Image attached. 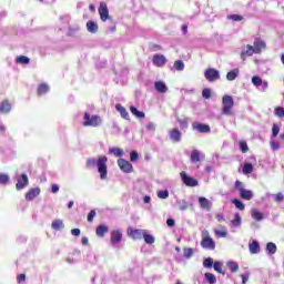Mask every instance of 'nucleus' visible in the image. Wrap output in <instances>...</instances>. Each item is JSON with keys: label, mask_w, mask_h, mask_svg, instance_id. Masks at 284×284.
<instances>
[{"label": "nucleus", "mask_w": 284, "mask_h": 284, "mask_svg": "<svg viewBox=\"0 0 284 284\" xmlns=\"http://www.w3.org/2000/svg\"><path fill=\"white\" fill-rule=\"evenodd\" d=\"M193 254H194V248H184L185 258H192Z\"/></svg>", "instance_id": "51"}, {"label": "nucleus", "mask_w": 284, "mask_h": 284, "mask_svg": "<svg viewBox=\"0 0 284 284\" xmlns=\"http://www.w3.org/2000/svg\"><path fill=\"white\" fill-rule=\"evenodd\" d=\"M118 165L120 168V170L122 172H124V174H130L132 172H134V168L132 166V163H130L128 160L125 159H119L118 160Z\"/></svg>", "instance_id": "6"}, {"label": "nucleus", "mask_w": 284, "mask_h": 284, "mask_svg": "<svg viewBox=\"0 0 284 284\" xmlns=\"http://www.w3.org/2000/svg\"><path fill=\"white\" fill-rule=\"evenodd\" d=\"M71 234H72L73 236H81V230H79V229H72V230H71Z\"/></svg>", "instance_id": "60"}, {"label": "nucleus", "mask_w": 284, "mask_h": 284, "mask_svg": "<svg viewBox=\"0 0 284 284\" xmlns=\"http://www.w3.org/2000/svg\"><path fill=\"white\" fill-rule=\"evenodd\" d=\"M94 216H97V211L91 210V211L89 212V214H88L87 221H88L89 223H92V221H94Z\"/></svg>", "instance_id": "52"}, {"label": "nucleus", "mask_w": 284, "mask_h": 284, "mask_svg": "<svg viewBox=\"0 0 284 284\" xmlns=\"http://www.w3.org/2000/svg\"><path fill=\"white\" fill-rule=\"evenodd\" d=\"M123 239V233H121V231L116 230L111 232V243L116 244V243H121Z\"/></svg>", "instance_id": "19"}, {"label": "nucleus", "mask_w": 284, "mask_h": 284, "mask_svg": "<svg viewBox=\"0 0 284 284\" xmlns=\"http://www.w3.org/2000/svg\"><path fill=\"white\" fill-rule=\"evenodd\" d=\"M130 112L133 114V116H136V119H145V113L143 111H138L136 106L131 105Z\"/></svg>", "instance_id": "28"}, {"label": "nucleus", "mask_w": 284, "mask_h": 284, "mask_svg": "<svg viewBox=\"0 0 284 284\" xmlns=\"http://www.w3.org/2000/svg\"><path fill=\"white\" fill-rule=\"evenodd\" d=\"M265 48H266L265 41L255 40L253 43V50L255 51V54H261L262 50H265Z\"/></svg>", "instance_id": "18"}, {"label": "nucleus", "mask_w": 284, "mask_h": 284, "mask_svg": "<svg viewBox=\"0 0 284 284\" xmlns=\"http://www.w3.org/2000/svg\"><path fill=\"white\" fill-rule=\"evenodd\" d=\"M28 183H29L28 175L26 173H22L17 180L16 189L24 190L26 187H28Z\"/></svg>", "instance_id": "10"}, {"label": "nucleus", "mask_w": 284, "mask_h": 284, "mask_svg": "<svg viewBox=\"0 0 284 284\" xmlns=\"http://www.w3.org/2000/svg\"><path fill=\"white\" fill-rule=\"evenodd\" d=\"M115 110H116L118 112H120L122 119H125L126 121H130V113H128V110L124 109L123 105L116 104V105H115Z\"/></svg>", "instance_id": "24"}, {"label": "nucleus", "mask_w": 284, "mask_h": 284, "mask_svg": "<svg viewBox=\"0 0 284 284\" xmlns=\"http://www.w3.org/2000/svg\"><path fill=\"white\" fill-rule=\"evenodd\" d=\"M17 281H18L19 284L26 283V274L18 275Z\"/></svg>", "instance_id": "58"}, {"label": "nucleus", "mask_w": 284, "mask_h": 284, "mask_svg": "<svg viewBox=\"0 0 284 284\" xmlns=\"http://www.w3.org/2000/svg\"><path fill=\"white\" fill-rule=\"evenodd\" d=\"M130 156H131L132 163L139 161V153L136 151H132Z\"/></svg>", "instance_id": "56"}, {"label": "nucleus", "mask_w": 284, "mask_h": 284, "mask_svg": "<svg viewBox=\"0 0 284 284\" xmlns=\"http://www.w3.org/2000/svg\"><path fill=\"white\" fill-rule=\"evenodd\" d=\"M109 154H113L114 156H118V159H121V156H123L124 152H123V149L111 148V149H109Z\"/></svg>", "instance_id": "31"}, {"label": "nucleus", "mask_w": 284, "mask_h": 284, "mask_svg": "<svg viewBox=\"0 0 284 284\" xmlns=\"http://www.w3.org/2000/svg\"><path fill=\"white\" fill-rule=\"evenodd\" d=\"M168 196H170V191H168V190H163V191L158 192V197L159 199H168Z\"/></svg>", "instance_id": "49"}, {"label": "nucleus", "mask_w": 284, "mask_h": 284, "mask_svg": "<svg viewBox=\"0 0 284 284\" xmlns=\"http://www.w3.org/2000/svg\"><path fill=\"white\" fill-rule=\"evenodd\" d=\"M199 204L202 210H207V212L212 210V202H210V200H207L206 197H199Z\"/></svg>", "instance_id": "22"}, {"label": "nucleus", "mask_w": 284, "mask_h": 284, "mask_svg": "<svg viewBox=\"0 0 284 284\" xmlns=\"http://www.w3.org/2000/svg\"><path fill=\"white\" fill-rule=\"evenodd\" d=\"M204 77L209 83H214V81H219V79H221V73L216 69L209 68L205 70Z\"/></svg>", "instance_id": "4"}, {"label": "nucleus", "mask_w": 284, "mask_h": 284, "mask_svg": "<svg viewBox=\"0 0 284 284\" xmlns=\"http://www.w3.org/2000/svg\"><path fill=\"white\" fill-rule=\"evenodd\" d=\"M151 50H152L153 52H155L156 50H163V48H162L161 45H159V44H152V45H151Z\"/></svg>", "instance_id": "63"}, {"label": "nucleus", "mask_w": 284, "mask_h": 284, "mask_svg": "<svg viewBox=\"0 0 284 284\" xmlns=\"http://www.w3.org/2000/svg\"><path fill=\"white\" fill-rule=\"evenodd\" d=\"M169 136L173 141V143H180V141L182 139V134L179 129H171L169 131Z\"/></svg>", "instance_id": "15"}, {"label": "nucleus", "mask_w": 284, "mask_h": 284, "mask_svg": "<svg viewBox=\"0 0 284 284\" xmlns=\"http://www.w3.org/2000/svg\"><path fill=\"white\" fill-rule=\"evenodd\" d=\"M233 205H235V207L237 210H241V212H243V210H245V204H243V202H241L239 199H234L232 200Z\"/></svg>", "instance_id": "43"}, {"label": "nucleus", "mask_w": 284, "mask_h": 284, "mask_svg": "<svg viewBox=\"0 0 284 284\" xmlns=\"http://www.w3.org/2000/svg\"><path fill=\"white\" fill-rule=\"evenodd\" d=\"M275 116H280V119H283V116H284V108L283 106L275 108Z\"/></svg>", "instance_id": "48"}, {"label": "nucleus", "mask_w": 284, "mask_h": 284, "mask_svg": "<svg viewBox=\"0 0 284 284\" xmlns=\"http://www.w3.org/2000/svg\"><path fill=\"white\" fill-rule=\"evenodd\" d=\"M51 192H52V194H57V192H59V186L57 184H52Z\"/></svg>", "instance_id": "62"}, {"label": "nucleus", "mask_w": 284, "mask_h": 284, "mask_svg": "<svg viewBox=\"0 0 284 284\" xmlns=\"http://www.w3.org/2000/svg\"><path fill=\"white\" fill-rule=\"evenodd\" d=\"M235 190H237L241 193V190H244L243 189V182L236 180L235 181Z\"/></svg>", "instance_id": "57"}, {"label": "nucleus", "mask_w": 284, "mask_h": 284, "mask_svg": "<svg viewBox=\"0 0 284 284\" xmlns=\"http://www.w3.org/2000/svg\"><path fill=\"white\" fill-rule=\"evenodd\" d=\"M153 65L156 68H163L165 63H168V59H165V55L163 54H154L152 58Z\"/></svg>", "instance_id": "12"}, {"label": "nucleus", "mask_w": 284, "mask_h": 284, "mask_svg": "<svg viewBox=\"0 0 284 284\" xmlns=\"http://www.w3.org/2000/svg\"><path fill=\"white\" fill-rule=\"evenodd\" d=\"M174 220L173 219H168L166 220V225L169 226V227H174Z\"/></svg>", "instance_id": "64"}, {"label": "nucleus", "mask_w": 284, "mask_h": 284, "mask_svg": "<svg viewBox=\"0 0 284 284\" xmlns=\"http://www.w3.org/2000/svg\"><path fill=\"white\" fill-rule=\"evenodd\" d=\"M241 278H242V283L243 284H246L247 283V281L250 280V274H242L241 275Z\"/></svg>", "instance_id": "59"}, {"label": "nucleus", "mask_w": 284, "mask_h": 284, "mask_svg": "<svg viewBox=\"0 0 284 284\" xmlns=\"http://www.w3.org/2000/svg\"><path fill=\"white\" fill-rule=\"evenodd\" d=\"M214 265V260L212 257H207L203 261L204 267H212Z\"/></svg>", "instance_id": "47"}, {"label": "nucleus", "mask_w": 284, "mask_h": 284, "mask_svg": "<svg viewBox=\"0 0 284 284\" xmlns=\"http://www.w3.org/2000/svg\"><path fill=\"white\" fill-rule=\"evenodd\" d=\"M192 128L194 130H197L201 134H209V132H212V129L207 124H203L200 122H193Z\"/></svg>", "instance_id": "11"}, {"label": "nucleus", "mask_w": 284, "mask_h": 284, "mask_svg": "<svg viewBox=\"0 0 284 284\" xmlns=\"http://www.w3.org/2000/svg\"><path fill=\"white\" fill-rule=\"evenodd\" d=\"M204 276H205L207 283H210V284H215L216 283V276L214 274L205 273Z\"/></svg>", "instance_id": "44"}, {"label": "nucleus", "mask_w": 284, "mask_h": 284, "mask_svg": "<svg viewBox=\"0 0 284 284\" xmlns=\"http://www.w3.org/2000/svg\"><path fill=\"white\" fill-rule=\"evenodd\" d=\"M248 250L251 254H258V252H261V245L258 244L257 241H253L252 243L248 244Z\"/></svg>", "instance_id": "26"}, {"label": "nucleus", "mask_w": 284, "mask_h": 284, "mask_svg": "<svg viewBox=\"0 0 284 284\" xmlns=\"http://www.w3.org/2000/svg\"><path fill=\"white\" fill-rule=\"evenodd\" d=\"M128 234L131 239H133L134 241H141V239H143L144 234H145V230H141V229H133L132 226L128 227Z\"/></svg>", "instance_id": "8"}, {"label": "nucleus", "mask_w": 284, "mask_h": 284, "mask_svg": "<svg viewBox=\"0 0 284 284\" xmlns=\"http://www.w3.org/2000/svg\"><path fill=\"white\" fill-rule=\"evenodd\" d=\"M87 30L88 32H91V34H95V32H99V24L92 20H89L87 22Z\"/></svg>", "instance_id": "23"}, {"label": "nucleus", "mask_w": 284, "mask_h": 284, "mask_svg": "<svg viewBox=\"0 0 284 284\" xmlns=\"http://www.w3.org/2000/svg\"><path fill=\"white\" fill-rule=\"evenodd\" d=\"M51 227L52 230H63V227H65V225L63 224V220H54L52 223H51Z\"/></svg>", "instance_id": "30"}, {"label": "nucleus", "mask_w": 284, "mask_h": 284, "mask_svg": "<svg viewBox=\"0 0 284 284\" xmlns=\"http://www.w3.org/2000/svg\"><path fill=\"white\" fill-rule=\"evenodd\" d=\"M252 83L253 85H256L258 88V85H263V80L258 78V75H254L252 78Z\"/></svg>", "instance_id": "45"}, {"label": "nucleus", "mask_w": 284, "mask_h": 284, "mask_svg": "<svg viewBox=\"0 0 284 284\" xmlns=\"http://www.w3.org/2000/svg\"><path fill=\"white\" fill-rule=\"evenodd\" d=\"M180 125H182V128H187V119H184V120H181V119H178Z\"/></svg>", "instance_id": "61"}, {"label": "nucleus", "mask_w": 284, "mask_h": 284, "mask_svg": "<svg viewBox=\"0 0 284 284\" xmlns=\"http://www.w3.org/2000/svg\"><path fill=\"white\" fill-rule=\"evenodd\" d=\"M213 267L217 274H223V276H225V272H223V263L214 262Z\"/></svg>", "instance_id": "36"}, {"label": "nucleus", "mask_w": 284, "mask_h": 284, "mask_svg": "<svg viewBox=\"0 0 284 284\" xmlns=\"http://www.w3.org/2000/svg\"><path fill=\"white\" fill-rule=\"evenodd\" d=\"M234 108V98L232 95L225 94L222 98V114L224 116H232L234 112L232 109Z\"/></svg>", "instance_id": "2"}, {"label": "nucleus", "mask_w": 284, "mask_h": 284, "mask_svg": "<svg viewBox=\"0 0 284 284\" xmlns=\"http://www.w3.org/2000/svg\"><path fill=\"white\" fill-rule=\"evenodd\" d=\"M101 123H102L101 116L99 115L90 116V113L88 112L84 113V122H83L84 128H99Z\"/></svg>", "instance_id": "3"}, {"label": "nucleus", "mask_w": 284, "mask_h": 284, "mask_svg": "<svg viewBox=\"0 0 284 284\" xmlns=\"http://www.w3.org/2000/svg\"><path fill=\"white\" fill-rule=\"evenodd\" d=\"M240 150L243 154H247L250 152V146H247V142L242 140L240 141Z\"/></svg>", "instance_id": "39"}, {"label": "nucleus", "mask_w": 284, "mask_h": 284, "mask_svg": "<svg viewBox=\"0 0 284 284\" xmlns=\"http://www.w3.org/2000/svg\"><path fill=\"white\" fill-rule=\"evenodd\" d=\"M17 63H20L21 65H28V63H30V58L20 55L17 58Z\"/></svg>", "instance_id": "40"}, {"label": "nucleus", "mask_w": 284, "mask_h": 284, "mask_svg": "<svg viewBox=\"0 0 284 284\" xmlns=\"http://www.w3.org/2000/svg\"><path fill=\"white\" fill-rule=\"evenodd\" d=\"M10 181V176L8 174L0 173V184L6 185Z\"/></svg>", "instance_id": "46"}, {"label": "nucleus", "mask_w": 284, "mask_h": 284, "mask_svg": "<svg viewBox=\"0 0 284 284\" xmlns=\"http://www.w3.org/2000/svg\"><path fill=\"white\" fill-rule=\"evenodd\" d=\"M40 194H41V189L40 187L30 189L26 193V201H34V199H37V196H39Z\"/></svg>", "instance_id": "14"}, {"label": "nucleus", "mask_w": 284, "mask_h": 284, "mask_svg": "<svg viewBox=\"0 0 284 284\" xmlns=\"http://www.w3.org/2000/svg\"><path fill=\"white\" fill-rule=\"evenodd\" d=\"M202 97H203V99H211L212 91L210 89H203Z\"/></svg>", "instance_id": "54"}, {"label": "nucleus", "mask_w": 284, "mask_h": 284, "mask_svg": "<svg viewBox=\"0 0 284 284\" xmlns=\"http://www.w3.org/2000/svg\"><path fill=\"white\" fill-rule=\"evenodd\" d=\"M206 236L202 239L201 246L204 247V250H215L216 243H214V240L210 237V232L205 231Z\"/></svg>", "instance_id": "7"}, {"label": "nucleus", "mask_w": 284, "mask_h": 284, "mask_svg": "<svg viewBox=\"0 0 284 284\" xmlns=\"http://www.w3.org/2000/svg\"><path fill=\"white\" fill-rule=\"evenodd\" d=\"M240 196L244 201H252V199H254V193L251 190L241 189Z\"/></svg>", "instance_id": "21"}, {"label": "nucleus", "mask_w": 284, "mask_h": 284, "mask_svg": "<svg viewBox=\"0 0 284 284\" xmlns=\"http://www.w3.org/2000/svg\"><path fill=\"white\" fill-rule=\"evenodd\" d=\"M155 90L160 92V94H165V92H168V85H165V82L163 81H156Z\"/></svg>", "instance_id": "25"}, {"label": "nucleus", "mask_w": 284, "mask_h": 284, "mask_svg": "<svg viewBox=\"0 0 284 284\" xmlns=\"http://www.w3.org/2000/svg\"><path fill=\"white\" fill-rule=\"evenodd\" d=\"M222 230H215L214 234L215 236H217V239H225L227 236V231L224 229V226H222Z\"/></svg>", "instance_id": "38"}, {"label": "nucleus", "mask_w": 284, "mask_h": 284, "mask_svg": "<svg viewBox=\"0 0 284 284\" xmlns=\"http://www.w3.org/2000/svg\"><path fill=\"white\" fill-rule=\"evenodd\" d=\"M142 239H144V242H145L148 245L154 244V236H152L151 234H148V232H145V231H144V235H143Z\"/></svg>", "instance_id": "37"}, {"label": "nucleus", "mask_w": 284, "mask_h": 284, "mask_svg": "<svg viewBox=\"0 0 284 284\" xmlns=\"http://www.w3.org/2000/svg\"><path fill=\"white\" fill-rule=\"evenodd\" d=\"M88 170H92V168H98V172L100 174V179L105 181L108 179V156L100 155L98 158H89L87 160Z\"/></svg>", "instance_id": "1"}, {"label": "nucleus", "mask_w": 284, "mask_h": 284, "mask_svg": "<svg viewBox=\"0 0 284 284\" xmlns=\"http://www.w3.org/2000/svg\"><path fill=\"white\" fill-rule=\"evenodd\" d=\"M101 21L105 22L110 19V10H108V4L105 2H101L98 9Z\"/></svg>", "instance_id": "9"}, {"label": "nucleus", "mask_w": 284, "mask_h": 284, "mask_svg": "<svg viewBox=\"0 0 284 284\" xmlns=\"http://www.w3.org/2000/svg\"><path fill=\"white\" fill-rule=\"evenodd\" d=\"M108 232H110V227H108L105 224H101L95 229V234L99 236V239H103Z\"/></svg>", "instance_id": "17"}, {"label": "nucleus", "mask_w": 284, "mask_h": 284, "mask_svg": "<svg viewBox=\"0 0 284 284\" xmlns=\"http://www.w3.org/2000/svg\"><path fill=\"white\" fill-rule=\"evenodd\" d=\"M233 227H239L241 225V215L236 213L234 219L231 221Z\"/></svg>", "instance_id": "42"}, {"label": "nucleus", "mask_w": 284, "mask_h": 284, "mask_svg": "<svg viewBox=\"0 0 284 284\" xmlns=\"http://www.w3.org/2000/svg\"><path fill=\"white\" fill-rule=\"evenodd\" d=\"M205 159V154H203L201 151L194 149L191 152V163H201Z\"/></svg>", "instance_id": "13"}, {"label": "nucleus", "mask_w": 284, "mask_h": 284, "mask_svg": "<svg viewBox=\"0 0 284 284\" xmlns=\"http://www.w3.org/2000/svg\"><path fill=\"white\" fill-rule=\"evenodd\" d=\"M274 201H275L276 203H281V201H284V195H283V193H276V194L274 195Z\"/></svg>", "instance_id": "55"}, {"label": "nucleus", "mask_w": 284, "mask_h": 284, "mask_svg": "<svg viewBox=\"0 0 284 284\" xmlns=\"http://www.w3.org/2000/svg\"><path fill=\"white\" fill-rule=\"evenodd\" d=\"M239 69H233L226 73L227 81H234L239 77Z\"/></svg>", "instance_id": "29"}, {"label": "nucleus", "mask_w": 284, "mask_h": 284, "mask_svg": "<svg viewBox=\"0 0 284 284\" xmlns=\"http://www.w3.org/2000/svg\"><path fill=\"white\" fill-rule=\"evenodd\" d=\"M11 110H12V104L10 103V101L4 100L0 103L1 114H8V112H10Z\"/></svg>", "instance_id": "20"}, {"label": "nucleus", "mask_w": 284, "mask_h": 284, "mask_svg": "<svg viewBox=\"0 0 284 284\" xmlns=\"http://www.w3.org/2000/svg\"><path fill=\"white\" fill-rule=\"evenodd\" d=\"M50 92V87L47 83H41L38 85V97H43Z\"/></svg>", "instance_id": "27"}, {"label": "nucleus", "mask_w": 284, "mask_h": 284, "mask_svg": "<svg viewBox=\"0 0 284 284\" xmlns=\"http://www.w3.org/2000/svg\"><path fill=\"white\" fill-rule=\"evenodd\" d=\"M227 19H230L231 21H243V16L231 14V16H227Z\"/></svg>", "instance_id": "53"}, {"label": "nucleus", "mask_w": 284, "mask_h": 284, "mask_svg": "<svg viewBox=\"0 0 284 284\" xmlns=\"http://www.w3.org/2000/svg\"><path fill=\"white\" fill-rule=\"evenodd\" d=\"M278 132H281V128L278 126V124H273L272 126V135L274 138L278 136Z\"/></svg>", "instance_id": "50"}, {"label": "nucleus", "mask_w": 284, "mask_h": 284, "mask_svg": "<svg viewBox=\"0 0 284 284\" xmlns=\"http://www.w3.org/2000/svg\"><path fill=\"white\" fill-rule=\"evenodd\" d=\"M252 219H254V221H263V213L257 210H253Z\"/></svg>", "instance_id": "41"}, {"label": "nucleus", "mask_w": 284, "mask_h": 284, "mask_svg": "<svg viewBox=\"0 0 284 284\" xmlns=\"http://www.w3.org/2000/svg\"><path fill=\"white\" fill-rule=\"evenodd\" d=\"M226 265H227L230 272H232V274H234L235 272H239V263L227 262Z\"/></svg>", "instance_id": "35"}, {"label": "nucleus", "mask_w": 284, "mask_h": 284, "mask_svg": "<svg viewBox=\"0 0 284 284\" xmlns=\"http://www.w3.org/2000/svg\"><path fill=\"white\" fill-rule=\"evenodd\" d=\"M276 244L274 242H268L266 244V251L268 252V254H276Z\"/></svg>", "instance_id": "34"}, {"label": "nucleus", "mask_w": 284, "mask_h": 284, "mask_svg": "<svg viewBox=\"0 0 284 284\" xmlns=\"http://www.w3.org/2000/svg\"><path fill=\"white\" fill-rule=\"evenodd\" d=\"M242 172L243 174H252L254 172V165L252 163H244Z\"/></svg>", "instance_id": "32"}, {"label": "nucleus", "mask_w": 284, "mask_h": 284, "mask_svg": "<svg viewBox=\"0 0 284 284\" xmlns=\"http://www.w3.org/2000/svg\"><path fill=\"white\" fill-rule=\"evenodd\" d=\"M253 54H256V51H254V47L252 44H247L246 50L241 52V59L242 61H245L247 57H252Z\"/></svg>", "instance_id": "16"}, {"label": "nucleus", "mask_w": 284, "mask_h": 284, "mask_svg": "<svg viewBox=\"0 0 284 284\" xmlns=\"http://www.w3.org/2000/svg\"><path fill=\"white\" fill-rule=\"evenodd\" d=\"M173 68H175L178 72H183V70H185V63H183V60H176L173 64Z\"/></svg>", "instance_id": "33"}, {"label": "nucleus", "mask_w": 284, "mask_h": 284, "mask_svg": "<svg viewBox=\"0 0 284 284\" xmlns=\"http://www.w3.org/2000/svg\"><path fill=\"white\" fill-rule=\"evenodd\" d=\"M180 176L186 187H196L199 185V180L187 175L185 171H182L180 173Z\"/></svg>", "instance_id": "5"}]
</instances>
